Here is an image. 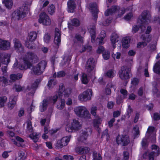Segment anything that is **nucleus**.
Segmentation results:
<instances>
[{"mask_svg": "<svg viewBox=\"0 0 160 160\" xmlns=\"http://www.w3.org/2000/svg\"><path fill=\"white\" fill-rule=\"evenodd\" d=\"M70 140L69 137H66L63 138L61 139L58 141L57 143V146L61 147L63 146L67 145Z\"/></svg>", "mask_w": 160, "mask_h": 160, "instance_id": "17", "label": "nucleus"}, {"mask_svg": "<svg viewBox=\"0 0 160 160\" xmlns=\"http://www.w3.org/2000/svg\"><path fill=\"white\" fill-rule=\"evenodd\" d=\"M13 41L14 44L15 49L16 52H22L23 50V48L20 41L16 39H14Z\"/></svg>", "mask_w": 160, "mask_h": 160, "instance_id": "18", "label": "nucleus"}, {"mask_svg": "<svg viewBox=\"0 0 160 160\" xmlns=\"http://www.w3.org/2000/svg\"><path fill=\"white\" fill-rule=\"evenodd\" d=\"M76 38L78 41L80 42H82L83 41V38L79 35H76Z\"/></svg>", "mask_w": 160, "mask_h": 160, "instance_id": "63", "label": "nucleus"}, {"mask_svg": "<svg viewBox=\"0 0 160 160\" xmlns=\"http://www.w3.org/2000/svg\"><path fill=\"white\" fill-rule=\"evenodd\" d=\"M153 118L155 120L159 119H160V115L159 116L158 113H154L153 115Z\"/></svg>", "mask_w": 160, "mask_h": 160, "instance_id": "64", "label": "nucleus"}, {"mask_svg": "<svg viewBox=\"0 0 160 160\" xmlns=\"http://www.w3.org/2000/svg\"><path fill=\"white\" fill-rule=\"evenodd\" d=\"M25 153L23 151H20L18 153V156L19 158H17L16 160H20L21 159H24L25 158V157L24 156Z\"/></svg>", "mask_w": 160, "mask_h": 160, "instance_id": "47", "label": "nucleus"}, {"mask_svg": "<svg viewBox=\"0 0 160 160\" xmlns=\"http://www.w3.org/2000/svg\"><path fill=\"white\" fill-rule=\"evenodd\" d=\"M129 156V154L127 152H123V158L124 160H128Z\"/></svg>", "mask_w": 160, "mask_h": 160, "instance_id": "57", "label": "nucleus"}, {"mask_svg": "<svg viewBox=\"0 0 160 160\" xmlns=\"http://www.w3.org/2000/svg\"><path fill=\"white\" fill-rule=\"evenodd\" d=\"M50 36L48 34H45L44 37V40L46 43H48L50 41Z\"/></svg>", "mask_w": 160, "mask_h": 160, "instance_id": "49", "label": "nucleus"}, {"mask_svg": "<svg viewBox=\"0 0 160 160\" xmlns=\"http://www.w3.org/2000/svg\"><path fill=\"white\" fill-rule=\"evenodd\" d=\"M89 132L88 131L84 132L82 133L80 137V141L81 142H83L84 140H86Z\"/></svg>", "mask_w": 160, "mask_h": 160, "instance_id": "38", "label": "nucleus"}, {"mask_svg": "<svg viewBox=\"0 0 160 160\" xmlns=\"http://www.w3.org/2000/svg\"><path fill=\"white\" fill-rule=\"evenodd\" d=\"M39 22L45 25H49L51 24V20L45 12L41 13L39 18L38 19Z\"/></svg>", "mask_w": 160, "mask_h": 160, "instance_id": "12", "label": "nucleus"}, {"mask_svg": "<svg viewBox=\"0 0 160 160\" xmlns=\"http://www.w3.org/2000/svg\"><path fill=\"white\" fill-rule=\"evenodd\" d=\"M74 111L77 115L83 118L86 120L90 121L91 120V114L84 106H79L76 107L74 108Z\"/></svg>", "mask_w": 160, "mask_h": 160, "instance_id": "3", "label": "nucleus"}, {"mask_svg": "<svg viewBox=\"0 0 160 160\" xmlns=\"http://www.w3.org/2000/svg\"><path fill=\"white\" fill-rule=\"evenodd\" d=\"M16 140L18 142L16 141L15 140L13 139H12V140L14 143L18 146H22V145L21 144V143L24 142V140L20 137L17 136L16 137Z\"/></svg>", "mask_w": 160, "mask_h": 160, "instance_id": "26", "label": "nucleus"}, {"mask_svg": "<svg viewBox=\"0 0 160 160\" xmlns=\"http://www.w3.org/2000/svg\"><path fill=\"white\" fill-rule=\"evenodd\" d=\"M105 36V32L104 31H102L100 36L97 38V41L100 44L103 43V40Z\"/></svg>", "mask_w": 160, "mask_h": 160, "instance_id": "31", "label": "nucleus"}, {"mask_svg": "<svg viewBox=\"0 0 160 160\" xmlns=\"http://www.w3.org/2000/svg\"><path fill=\"white\" fill-rule=\"evenodd\" d=\"M141 38L144 40V42H143V47L146 46L147 43L149 42L151 40V37L148 35H146L145 38L142 37Z\"/></svg>", "mask_w": 160, "mask_h": 160, "instance_id": "34", "label": "nucleus"}, {"mask_svg": "<svg viewBox=\"0 0 160 160\" xmlns=\"http://www.w3.org/2000/svg\"><path fill=\"white\" fill-rule=\"evenodd\" d=\"M95 27L94 26H92V28H88V30L91 34V41L92 43H94L95 42Z\"/></svg>", "mask_w": 160, "mask_h": 160, "instance_id": "28", "label": "nucleus"}, {"mask_svg": "<svg viewBox=\"0 0 160 160\" xmlns=\"http://www.w3.org/2000/svg\"><path fill=\"white\" fill-rule=\"evenodd\" d=\"M90 150V148L87 147H81L78 148L76 149V151L78 153L80 154H83L84 153H88Z\"/></svg>", "mask_w": 160, "mask_h": 160, "instance_id": "24", "label": "nucleus"}, {"mask_svg": "<svg viewBox=\"0 0 160 160\" xmlns=\"http://www.w3.org/2000/svg\"><path fill=\"white\" fill-rule=\"evenodd\" d=\"M97 110V108L94 106L92 107L90 109V112L92 115L94 116L95 118L93 122V125L94 127L96 128L98 127L102 121L101 118L97 115L96 112Z\"/></svg>", "mask_w": 160, "mask_h": 160, "instance_id": "7", "label": "nucleus"}, {"mask_svg": "<svg viewBox=\"0 0 160 160\" xmlns=\"http://www.w3.org/2000/svg\"><path fill=\"white\" fill-rule=\"evenodd\" d=\"M93 160H102V158L100 154H97L96 152H93Z\"/></svg>", "mask_w": 160, "mask_h": 160, "instance_id": "37", "label": "nucleus"}, {"mask_svg": "<svg viewBox=\"0 0 160 160\" xmlns=\"http://www.w3.org/2000/svg\"><path fill=\"white\" fill-rule=\"evenodd\" d=\"M70 92L69 89H66L64 90L62 93L59 92L58 93V96L57 95L54 96L52 98V101L53 103H54L56 101L57 99L58 98H62L63 96L65 98L68 97L69 96V92Z\"/></svg>", "mask_w": 160, "mask_h": 160, "instance_id": "16", "label": "nucleus"}, {"mask_svg": "<svg viewBox=\"0 0 160 160\" xmlns=\"http://www.w3.org/2000/svg\"><path fill=\"white\" fill-rule=\"evenodd\" d=\"M54 85V81L53 80H50L48 84V87L49 88H50Z\"/></svg>", "mask_w": 160, "mask_h": 160, "instance_id": "60", "label": "nucleus"}, {"mask_svg": "<svg viewBox=\"0 0 160 160\" xmlns=\"http://www.w3.org/2000/svg\"><path fill=\"white\" fill-rule=\"evenodd\" d=\"M121 56V53L120 52H117L116 54H112V56L114 59H119L120 58Z\"/></svg>", "mask_w": 160, "mask_h": 160, "instance_id": "54", "label": "nucleus"}, {"mask_svg": "<svg viewBox=\"0 0 160 160\" xmlns=\"http://www.w3.org/2000/svg\"><path fill=\"white\" fill-rule=\"evenodd\" d=\"M61 42V34L59 30L56 28L55 30V35L54 38V42L56 44L55 48L56 49L59 47Z\"/></svg>", "mask_w": 160, "mask_h": 160, "instance_id": "15", "label": "nucleus"}, {"mask_svg": "<svg viewBox=\"0 0 160 160\" xmlns=\"http://www.w3.org/2000/svg\"><path fill=\"white\" fill-rule=\"evenodd\" d=\"M69 118L70 116L69 114L65 115L64 123L65 126L66 130L68 132H69L70 130Z\"/></svg>", "mask_w": 160, "mask_h": 160, "instance_id": "22", "label": "nucleus"}, {"mask_svg": "<svg viewBox=\"0 0 160 160\" xmlns=\"http://www.w3.org/2000/svg\"><path fill=\"white\" fill-rule=\"evenodd\" d=\"M150 15L147 11H144L140 16L138 22L142 24H147L150 22Z\"/></svg>", "mask_w": 160, "mask_h": 160, "instance_id": "10", "label": "nucleus"}, {"mask_svg": "<svg viewBox=\"0 0 160 160\" xmlns=\"http://www.w3.org/2000/svg\"><path fill=\"white\" fill-rule=\"evenodd\" d=\"M110 39L113 47L114 48L116 47L115 43L119 41L118 36L117 34H113L111 36Z\"/></svg>", "mask_w": 160, "mask_h": 160, "instance_id": "21", "label": "nucleus"}, {"mask_svg": "<svg viewBox=\"0 0 160 160\" xmlns=\"http://www.w3.org/2000/svg\"><path fill=\"white\" fill-rule=\"evenodd\" d=\"M29 9L28 3L27 2H24L22 6L12 13V18L18 20L24 18L28 13Z\"/></svg>", "mask_w": 160, "mask_h": 160, "instance_id": "2", "label": "nucleus"}, {"mask_svg": "<svg viewBox=\"0 0 160 160\" xmlns=\"http://www.w3.org/2000/svg\"><path fill=\"white\" fill-rule=\"evenodd\" d=\"M48 11L49 13L51 15L53 14L55 11V8L54 6L53 5H51L48 8Z\"/></svg>", "mask_w": 160, "mask_h": 160, "instance_id": "43", "label": "nucleus"}, {"mask_svg": "<svg viewBox=\"0 0 160 160\" xmlns=\"http://www.w3.org/2000/svg\"><path fill=\"white\" fill-rule=\"evenodd\" d=\"M65 73L64 72L62 71L58 72L57 74V77H63L65 75Z\"/></svg>", "mask_w": 160, "mask_h": 160, "instance_id": "61", "label": "nucleus"}, {"mask_svg": "<svg viewBox=\"0 0 160 160\" xmlns=\"http://www.w3.org/2000/svg\"><path fill=\"white\" fill-rule=\"evenodd\" d=\"M10 55L9 54H5L2 55L0 57L1 62L5 65L8 64L10 62Z\"/></svg>", "mask_w": 160, "mask_h": 160, "instance_id": "19", "label": "nucleus"}, {"mask_svg": "<svg viewBox=\"0 0 160 160\" xmlns=\"http://www.w3.org/2000/svg\"><path fill=\"white\" fill-rule=\"evenodd\" d=\"M121 93L123 95V98H125L127 95V91L124 89H121L120 90Z\"/></svg>", "mask_w": 160, "mask_h": 160, "instance_id": "53", "label": "nucleus"}, {"mask_svg": "<svg viewBox=\"0 0 160 160\" xmlns=\"http://www.w3.org/2000/svg\"><path fill=\"white\" fill-rule=\"evenodd\" d=\"M130 69L126 67H122L119 72V77L122 80L128 79L129 78Z\"/></svg>", "mask_w": 160, "mask_h": 160, "instance_id": "11", "label": "nucleus"}, {"mask_svg": "<svg viewBox=\"0 0 160 160\" xmlns=\"http://www.w3.org/2000/svg\"><path fill=\"white\" fill-rule=\"evenodd\" d=\"M126 10L124 8L120 9L119 7L118 6H114L112 8L111 10L107 9L105 12V14L106 16H108L113 12H115L116 13V15L117 16V18H120L123 15Z\"/></svg>", "mask_w": 160, "mask_h": 160, "instance_id": "4", "label": "nucleus"}, {"mask_svg": "<svg viewBox=\"0 0 160 160\" xmlns=\"http://www.w3.org/2000/svg\"><path fill=\"white\" fill-rule=\"evenodd\" d=\"M75 8V4L74 2H71V12H73Z\"/></svg>", "mask_w": 160, "mask_h": 160, "instance_id": "56", "label": "nucleus"}, {"mask_svg": "<svg viewBox=\"0 0 160 160\" xmlns=\"http://www.w3.org/2000/svg\"><path fill=\"white\" fill-rule=\"evenodd\" d=\"M16 97H11L9 99V102L8 104V107L11 108H12L14 107L16 104Z\"/></svg>", "mask_w": 160, "mask_h": 160, "instance_id": "25", "label": "nucleus"}, {"mask_svg": "<svg viewBox=\"0 0 160 160\" xmlns=\"http://www.w3.org/2000/svg\"><path fill=\"white\" fill-rule=\"evenodd\" d=\"M133 133L135 136V137H137L139 135V131L138 127L136 126L133 128Z\"/></svg>", "mask_w": 160, "mask_h": 160, "instance_id": "42", "label": "nucleus"}, {"mask_svg": "<svg viewBox=\"0 0 160 160\" xmlns=\"http://www.w3.org/2000/svg\"><path fill=\"white\" fill-rule=\"evenodd\" d=\"M94 60L90 58L88 60L86 65V70L88 72L93 73L95 71Z\"/></svg>", "mask_w": 160, "mask_h": 160, "instance_id": "13", "label": "nucleus"}, {"mask_svg": "<svg viewBox=\"0 0 160 160\" xmlns=\"http://www.w3.org/2000/svg\"><path fill=\"white\" fill-rule=\"evenodd\" d=\"M48 103L47 100H44L40 104L39 109L41 112H43L46 110Z\"/></svg>", "mask_w": 160, "mask_h": 160, "instance_id": "29", "label": "nucleus"}, {"mask_svg": "<svg viewBox=\"0 0 160 160\" xmlns=\"http://www.w3.org/2000/svg\"><path fill=\"white\" fill-rule=\"evenodd\" d=\"M155 132V128L153 127L149 126L148 128L147 131L146 133L147 135H148L149 134L152 132L154 133Z\"/></svg>", "mask_w": 160, "mask_h": 160, "instance_id": "44", "label": "nucleus"}, {"mask_svg": "<svg viewBox=\"0 0 160 160\" xmlns=\"http://www.w3.org/2000/svg\"><path fill=\"white\" fill-rule=\"evenodd\" d=\"M90 9L92 12H94L96 13L98 12V7L96 4H91L90 6Z\"/></svg>", "mask_w": 160, "mask_h": 160, "instance_id": "41", "label": "nucleus"}, {"mask_svg": "<svg viewBox=\"0 0 160 160\" xmlns=\"http://www.w3.org/2000/svg\"><path fill=\"white\" fill-rule=\"evenodd\" d=\"M104 52V48L102 46H101L98 47L97 51V53L99 54L101 53H103Z\"/></svg>", "mask_w": 160, "mask_h": 160, "instance_id": "51", "label": "nucleus"}, {"mask_svg": "<svg viewBox=\"0 0 160 160\" xmlns=\"http://www.w3.org/2000/svg\"><path fill=\"white\" fill-rule=\"evenodd\" d=\"M139 82L138 79L136 78H134L132 81V85H135Z\"/></svg>", "mask_w": 160, "mask_h": 160, "instance_id": "62", "label": "nucleus"}, {"mask_svg": "<svg viewBox=\"0 0 160 160\" xmlns=\"http://www.w3.org/2000/svg\"><path fill=\"white\" fill-rule=\"evenodd\" d=\"M2 2L6 7L8 9L12 8L13 4L12 0H2Z\"/></svg>", "mask_w": 160, "mask_h": 160, "instance_id": "27", "label": "nucleus"}, {"mask_svg": "<svg viewBox=\"0 0 160 160\" xmlns=\"http://www.w3.org/2000/svg\"><path fill=\"white\" fill-rule=\"evenodd\" d=\"M72 124V128L75 129H78L81 126V124L77 121L76 120H73Z\"/></svg>", "mask_w": 160, "mask_h": 160, "instance_id": "36", "label": "nucleus"}, {"mask_svg": "<svg viewBox=\"0 0 160 160\" xmlns=\"http://www.w3.org/2000/svg\"><path fill=\"white\" fill-rule=\"evenodd\" d=\"M7 98L6 97H0V107L4 106V103L6 102Z\"/></svg>", "mask_w": 160, "mask_h": 160, "instance_id": "46", "label": "nucleus"}, {"mask_svg": "<svg viewBox=\"0 0 160 160\" xmlns=\"http://www.w3.org/2000/svg\"><path fill=\"white\" fill-rule=\"evenodd\" d=\"M37 37V33L35 32H30L28 35V39L25 42V45L28 48L33 49L34 46L33 42L36 39Z\"/></svg>", "mask_w": 160, "mask_h": 160, "instance_id": "5", "label": "nucleus"}, {"mask_svg": "<svg viewBox=\"0 0 160 160\" xmlns=\"http://www.w3.org/2000/svg\"><path fill=\"white\" fill-rule=\"evenodd\" d=\"M132 16V14L131 13L127 14L124 17V19L126 20H129L130 19Z\"/></svg>", "mask_w": 160, "mask_h": 160, "instance_id": "58", "label": "nucleus"}, {"mask_svg": "<svg viewBox=\"0 0 160 160\" xmlns=\"http://www.w3.org/2000/svg\"><path fill=\"white\" fill-rule=\"evenodd\" d=\"M65 104V101L64 100H60V102L58 103L57 104V108L60 109H62Z\"/></svg>", "mask_w": 160, "mask_h": 160, "instance_id": "40", "label": "nucleus"}, {"mask_svg": "<svg viewBox=\"0 0 160 160\" xmlns=\"http://www.w3.org/2000/svg\"><path fill=\"white\" fill-rule=\"evenodd\" d=\"M14 88L17 92H20L22 89V87L19 85H15L14 86Z\"/></svg>", "mask_w": 160, "mask_h": 160, "instance_id": "55", "label": "nucleus"}, {"mask_svg": "<svg viewBox=\"0 0 160 160\" xmlns=\"http://www.w3.org/2000/svg\"><path fill=\"white\" fill-rule=\"evenodd\" d=\"M29 137L34 142H36L38 139L39 134H38L35 132H33L30 134Z\"/></svg>", "mask_w": 160, "mask_h": 160, "instance_id": "33", "label": "nucleus"}, {"mask_svg": "<svg viewBox=\"0 0 160 160\" xmlns=\"http://www.w3.org/2000/svg\"><path fill=\"white\" fill-rule=\"evenodd\" d=\"M22 77V75L21 74H12L10 75V78L12 81H15L17 79H19Z\"/></svg>", "mask_w": 160, "mask_h": 160, "instance_id": "35", "label": "nucleus"}, {"mask_svg": "<svg viewBox=\"0 0 160 160\" xmlns=\"http://www.w3.org/2000/svg\"><path fill=\"white\" fill-rule=\"evenodd\" d=\"M105 75L108 78H112L114 76L115 72L112 70H110L106 72Z\"/></svg>", "mask_w": 160, "mask_h": 160, "instance_id": "39", "label": "nucleus"}, {"mask_svg": "<svg viewBox=\"0 0 160 160\" xmlns=\"http://www.w3.org/2000/svg\"><path fill=\"white\" fill-rule=\"evenodd\" d=\"M26 132L28 133L29 132H32V126L31 122L30 120H28L26 122Z\"/></svg>", "mask_w": 160, "mask_h": 160, "instance_id": "30", "label": "nucleus"}, {"mask_svg": "<svg viewBox=\"0 0 160 160\" xmlns=\"http://www.w3.org/2000/svg\"><path fill=\"white\" fill-rule=\"evenodd\" d=\"M103 58L105 60H107L110 57L109 52L108 51H105L102 54Z\"/></svg>", "mask_w": 160, "mask_h": 160, "instance_id": "48", "label": "nucleus"}, {"mask_svg": "<svg viewBox=\"0 0 160 160\" xmlns=\"http://www.w3.org/2000/svg\"><path fill=\"white\" fill-rule=\"evenodd\" d=\"M72 24L74 26H78L80 24L79 21L77 19H73L72 21Z\"/></svg>", "mask_w": 160, "mask_h": 160, "instance_id": "50", "label": "nucleus"}, {"mask_svg": "<svg viewBox=\"0 0 160 160\" xmlns=\"http://www.w3.org/2000/svg\"><path fill=\"white\" fill-rule=\"evenodd\" d=\"M122 45L124 48H127L129 46L130 39L128 37L123 38L122 41Z\"/></svg>", "mask_w": 160, "mask_h": 160, "instance_id": "23", "label": "nucleus"}, {"mask_svg": "<svg viewBox=\"0 0 160 160\" xmlns=\"http://www.w3.org/2000/svg\"><path fill=\"white\" fill-rule=\"evenodd\" d=\"M10 47V42L7 41L0 39V48L6 50L8 49Z\"/></svg>", "mask_w": 160, "mask_h": 160, "instance_id": "20", "label": "nucleus"}, {"mask_svg": "<svg viewBox=\"0 0 160 160\" xmlns=\"http://www.w3.org/2000/svg\"><path fill=\"white\" fill-rule=\"evenodd\" d=\"M152 149L153 150L152 152L149 153L147 152L144 154V158H145V155H147L149 160H154V156H158L160 154V149L158 146L155 145H152Z\"/></svg>", "mask_w": 160, "mask_h": 160, "instance_id": "8", "label": "nucleus"}, {"mask_svg": "<svg viewBox=\"0 0 160 160\" xmlns=\"http://www.w3.org/2000/svg\"><path fill=\"white\" fill-rule=\"evenodd\" d=\"M116 141L118 144H121L123 145H126L128 144L130 142L129 138L127 135H120L117 138Z\"/></svg>", "mask_w": 160, "mask_h": 160, "instance_id": "14", "label": "nucleus"}, {"mask_svg": "<svg viewBox=\"0 0 160 160\" xmlns=\"http://www.w3.org/2000/svg\"><path fill=\"white\" fill-rule=\"evenodd\" d=\"M80 79L82 83L84 84H87L89 80V78L87 77V74L84 73L82 74Z\"/></svg>", "mask_w": 160, "mask_h": 160, "instance_id": "32", "label": "nucleus"}, {"mask_svg": "<svg viewBox=\"0 0 160 160\" xmlns=\"http://www.w3.org/2000/svg\"><path fill=\"white\" fill-rule=\"evenodd\" d=\"M38 60L37 56L32 52L27 53L18 65L17 61L13 65V68H18L21 70L26 69L30 67L32 63H35Z\"/></svg>", "mask_w": 160, "mask_h": 160, "instance_id": "1", "label": "nucleus"}, {"mask_svg": "<svg viewBox=\"0 0 160 160\" xmlns=\"http://www.w3.org/2000/svg\"><path fill=\"white\" fill-rule=\"evenodd\" d=\"M79 73L78 71H76L73 72L72 74V79L75 81L77 80L78 79V75Z\"/></svg>", "mask_w": 160, "mask_h": 160, "instance_id": "52", "label": "nucleus"}, {"mask_svg": "<svg viewBox=\"0 0 160 160\" xmlns=\"http://www.w3.org/2000/svg\"><path fill=\"white\" fill-rule=\"evenodd\" d=\"M0 81L2 82V85L4 86L9 84V82L8 81L6 78L4 77H3L2 78L0 77Z\"/></svg>", "mask_w": 160, "mask_h": 160, "instance_id": "45", "label": "nucleus"}, {"mask_svg": "<svg viewBox=\"0 0 160 160\" xmlns=\"http://www.w3.org/2000/svg\"><path fill=\"white\" fill-rule=\"evenodd\" d=\"M92 94V90L90 89H88L79 95L78 99L82 102H86L91 99Z\"/></svg>", "mask_w": 160, "mask_h": 160, "instance_id": "9", "label": "nucleus"}, {"mask_svg": "<svg viewBox=\"0 0 160 160\" xmlns=\"http://www.w3.org/2000/svg\"><path fill=\"white\" fill-rule=\"evenodd\" d=\"M47 63L46 61H42L36 66H33L32 69V70L35 74H41L44 71Z\"/></svg>", "mask_w": 160, "mask_h": 160, "instance_id": "6", "label": "nucleus"}, {"mask_svg": "<svg viewBox=\"0 0 160 160\" xmlns=\"http://www.w3.org/2000/svg\"><path fill=\"white\" fill-rule=\"evenodd\" d=\"M138 27L137 25H134L132 28V32L133 33H136L138 31Z\"/></svg>", "mask_w": 160, "mask_h": 160, "instance_id": "59", "label": "nucleus"}]
</instances>
